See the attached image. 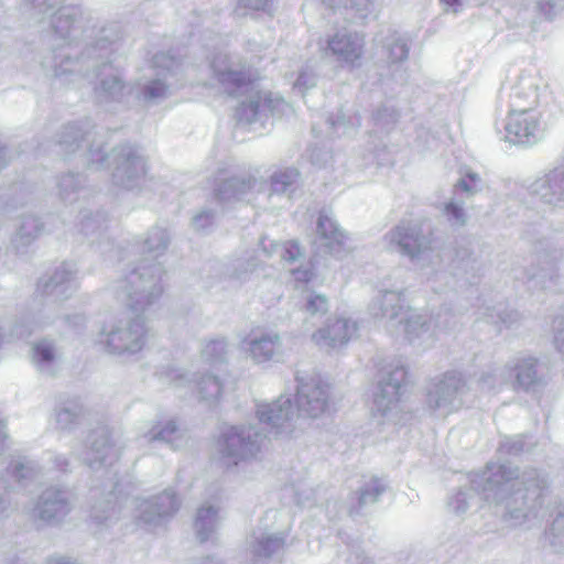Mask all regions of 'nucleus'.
<instances>
[{
	"label": "nucleus",
	"instance_id": "obj_1",
	"mask_svg": "<svg viewBox=\"0 0 564 564\" xmlns=\"http://www.w3.org/2000/svg\"><path fill=\"white\" fill-rule=\"evenodd\" d=\"M538 104V90L530 77H523L510 93L511 110L505 126L506 135L513 143H527L539 130V116L532 107Z\"/></svg>",
	"mask_w": 564,
	"mask_h": 564
},
{
	"label": "nucleus",
	"instance_id": "obj_2",
	"mask_svg": "<svg viewBox=\"0 0 564 564\" xmlns=\"http://www.w3.org/2000/svg\"><path fill=\"white\" fill-rule=\"evenodd\" d=\"M329 47L335 54L343 55L346 61L354 62L361 57L360 47H356L348 35H335L329 41Z\"/></svg>",
	"mask_w": 564,
	"mask_h": 564
},
{
	"label": "nucleus",
	"instance_id": "obj_3",
	"mask_svg": "<svg viewBox=\"0 0 564 564\" xmlns=\"http://www.w3.org/2000/svg\"><path fill=\"white\" fill-rule=\"evenodd\" d=\"M350 325L345 319H336L332 325L327 326V328L319 329L314 334V338L319 341L324 339H330L332 341H346L347 332Z\"/></svg>",
	"mask_w": 564,
	"mask_h": 564
},
{
	"label": "nucleus",
	"instance_id": "obj_4",
	"mask_svg": "<svg viewBox=\"0 0 564 564\" xmlns=\"http://www.w3.org/2000/svg\"><path fill=\"white\" fill-rule=\"evenodd\" d=\"M536 359L530 358L517 365V383L519 387L528 388L536 381Z\"/></svg>",
	"mask_w": 564,
	"mask_h": 564
},
{
	"label": "nucleus",
	"instance_id": "obj_5",
	"mask_svg": "<svg viewBox=\"0 0 564 564\" xmlns=\"http://www.w3.org/2000/svg\"><path fill=\"white\" fill-rule=\"evenodd\" d=\"M484 188V181L478 172L471 170H465L460 175V189L474 194L478 193Z\"/></svg>",
	"mask_w": 564,
	"mask_h": 564
},
{
	"label": "nucleus",
	"instance_id": "obj_6",
	"mask_svg": "<svg viewBox=\"0 0 564 564\" xmlns=\"http://www.w3.org/2000/svg\"><path fill=\"white\" fill-rule=\"evenodd\" d=\"M400 246L403 249V252L405 254H409L411 257H414L421 251V239L413 235H405L402 239L399 241Z\"/></svg>",
	"mask_w": 564,
	"mask_h": 564
},
{
	"label": "nucleus",
	"instance_id": "obj_7",
	"mask_svg": "<svg viewBox=\"0 0 564 564\" xmlns=\"http://www.w3.org/2000/svg\"><path fill=\"white\" fill-rule=\"evenodd\" d=\"M302 254L301 247L295 241H288L283 246L282 258L288 262H293Z\"/></svg>",
	"mask_w": 564,
	"mask_h": 564
},
{
	"label": "nucleus",
	"instance_id": "obj_8",
	"mask_svg": "<svg viewBox=\"0 0 564 564\" xmlns=\"http://www.w3.org/2000/svg\"><path fill=\"white\" fill-rule=\"evenodd\" d=\"M318 230L326 238L335 237L336 232H337V229H336L334 223L326 216L319 217Z\"/></svg>",
	"mask_w": 564,
	"mask_h": 564
},
{
	"label": "nucleus",
	"instance_id": "obj_9",
	"mask_svg": "<svg viewBox=\"0 0 564 564\" xmlns=\"http://www.w3.org/2000/svg\"><path fill=\"white\" fill-rule=\"evenodd\" d=\"M307 310L311 314H316L318 312H325L327 310V300L325 296L315 295L313 296L307 304Z\"/></svg>",
	"mask_w": 564,
	"mask_h": 564
},
{
	"label": "nucleus",
	"instance_id": "obj_10",
	"mask_svg": "<svg viewBox=\"0 0 564 564\" xmlns=\"http://www.w3.org/2000/svg\"><path fill=\"white\" fill-rule=\"evenodd\" d=\"M35 355L43 361H50L54 358L53 348L46 345H37L35 347Z\"/></svg>",
	"mask_w": 564,
	"mask_h": 564
},
{
	"label": "nucleus",
	"instance_id": "obj_11",
	"mask_svg": "<svg viewBox=\"0 0 564 564\" xmlns=\"http://www.w3.org/2000/svg\"><path fill=\"white\" fill-rule=\"evenodd\" d=\"M267 341L264 340L263 344H265ZM262 346V341H257L253 344V347H252V350L253 352L257 355V350L260 349Z\"/></svg>",
	"mask_w": 564,
	"mask_h": 564
}]
</instances>
